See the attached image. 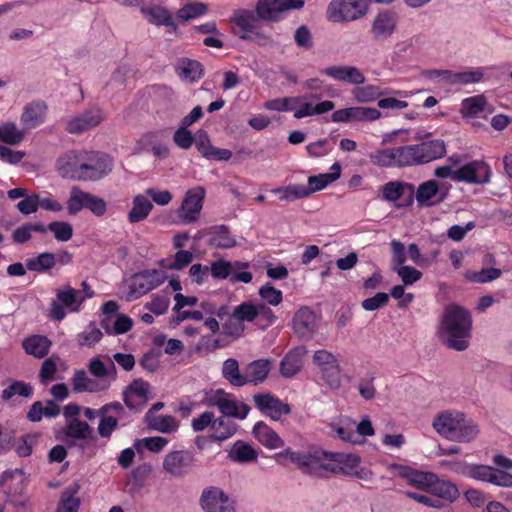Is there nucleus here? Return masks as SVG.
<instances>
[{"label":"nucleus","mask_w":512,"mask_h":512,"mask_svg":"<svg viewBox=\"0 0 512 512\" xmlns=\"http://www.w3.org/2000/svg\"><path fill=\"white\" fill-rule=\"evenodd\" d=\"M61 177L77 181H97L112 170L111 159L103 153L69 150L56 162Z\"/></svg>","instance_id":"f257e3e1"},{"label":"nucleus","mask_w":512,"mask_h":512,"mask_svg":"<svg viewBox=\"0 0 512 512\" xmlns=\"http://www.w3.org/2000/svg\"><path fill=\"white\" fill-rule=\"evenodd\" d=\"M290 460L306 474L323 477L326 473L350 475L360 463L356 454L312 450L290 452Z\"/></svg>","instance_id":"f03ea898"},{"label":"nucleus","mask_w":512,"mask_h":512,"mask_svg":"<svg viewBox=\"0 0 512 512\" xmlns=\"http://www.w3.org/2000/svg\"><path fill=\"white\" fill-rule=\"evenodd\" d=\"M472 330L471 313L457 304L445 307L441 317L439 336L450 349L464 351L469 346Z\"/></svg>","instance_id":"7ed1b4c3"},{"label":"nucleus","mask_w":512,"mask_h":512,"mask_svg":"<svg viewBox=\"0 0 512 512\" xmlns=\"http://www.w3.org/2000/svg\"><path fill=\"white\" fill-rule=\"evenodd\" d=\"M432 427L441 437L458 443H470L480 433L478 423L458 410L438 413L433 419Z\"/></svg>","instance_id":"20e7f679"},{"label":"nucleus","mask_w":512,"mask_h":512,"mask_svg":"<svg viewBox=\"0 0 512 512\" xmlns=\"http://www.w3.org/2000/svg\"><path fill=\"white\" fill-rule=\"evenodd\" d=\"M431 133L418 131L414 139L418 144L409 145L412 166L424 165L442 159L446 153V143L442 139H430Z\"/></svg>","instance_id":"39448f33"},{"label":"nucleus","mask_w":512,"mask_h":512,"mask_svg":"<svg viewBox=\"0 0 512 512\" xmlns=\"http://www.w3.org/2000/svg\"><path fill=\"white\" fill-rule=\"evenodd\" d=\"M304 3V0H258L255 12L262 21L279 22L288 11L300 9Z\"/></svg>","instance_id":"423d86ee"},{"label":"nucleus","mask_w":512,"mask_h":512,"mask_svg":"<svg viewBox=\"0 0 512 512\" xmlns=\"http://www.w3.org/2000/svg\"><path fill=\"white\" fill-rule=\"evenodd\" d=\"M366 12L367 6L362 0H332L326 15L330 22L340 23L357 20Z\"/></svg>","instance_id":"0eeeda50"},{"label":"nucleus","mask_w":512,"mask_h":512,"mask_svg":"<svg viewBox=\"0 0 512 512\" xmlns=\"http://www.w3.org/2000/svg\"><path fill=\"white\" fill-rule=\"evenodd\" d=\"M105 119V113L99 106H91L68 118L66 131L70 134H82L98 127Z\"/></svg>","instance_id":"6e6552de"},{"label":"nucleus","mask_w":512,"mask_h":512,"mask_svg":"<svg viewBox=\"0 0 512 512\" xmlns=\"http://www.w3.org/2000/svg\"><path fill=\"white\" fill-rule=\"evenodd\" d=\"M196 458L189 450H174L167 453L163 459L162 468L172 477H184L194 467Z\"/></svg>","instance_id":"1a4fd4ad"},{"label":"nucleus","mask_w":512,"mask_h":512,"mask_svg":"<svg viewBox=\"0 0 512 512\" xmlns=\"http://www.w3.org/2000/svg\"><path fill=\"white\" fill-rule=\"evenodd\" d=\"M167 278L160 270H145L130 277V297L138 298L161 285Z\"/></svg>","instance_id":"9d476101"},{"label":"nucleus","mask_w":512,"mask_h":512,"mask_svg":"<svg viewBox=\"0 0 512 512\" xmlns=\"http://www.w3.org/2000/svg\"><path fill=\"white\" fill-rule=\"evenodd\" d=\"M200 506L205 512H235L229 496L215 486L207 487L202 491Z\"/></svg>","instance_id":"9b49d317"},{"label":"nucleus","mask_w":512,"mask_h":512,"mask_svg":"<svg viewBox=\"0 0 512 512\" xmlns=\"http://www.w3.org/2000/svg\"><path fill=\"white\" fill-rule=\"evenodd\" d=\"M313 362L320 368L325 382L332 388L340 385V367L337 358L327 350H317Z\"/></svg>","instance_id":"f8f14e48"},{"label":"nucleus","mask_w":512,"mask_h":512,"mask_svg":"<svg viewBox=\"0 0 512 512\" xmlns=\"http://www.w3.org/2000/svg\"><path fill=\"white\" fill-rule=\"evenodd\" d=\"M454 181L485 184L490 181L491 169L484 161H472L455 170Z\"/></svg>","instance_id":"ddd939ff"},{"label":"nucleus","mask_w":512,"mask_h":512,"mask_svg":"<svg viewBox=\"0 0 512 512\" xmlns=\"http://www.w3.org/2000/svg\"><path fill=\"white\" fill-rule=\"evenodd\" d=\"M468 476L499 487L512 488V474L492 466L473 465L468 471Z\"/></svg>","instance_id":"4468645a"},{"label":"nucleus","mask_w":512,"mask_h":512,"mask_svg":"<svg viewBox=\"0 0 512 512\" xmlns=\"http://www.w3.org/2000/svg\"><path fill=\"white\" fill-rule=\"evenodd\" d=\"M253 401L257 409L272 420L277 421L282 415L291 412L290 406L281 401L271 393H257L253 396Z\"/></svg>","instance_id":"2eb2a0df"},{"label":"nucleus","mask_w":512,"mask_h":512,"mask_svg":"<svg viewBox=\"0 0 512 512\" xmlns=\"http://www.w3.org/2000/svg\"><path fill=\"white\" fill-rule=\"evenodd\" d=\"M204 197L205 189L201 186H196L186 192L180 207L181 217L184 222L190 223L198 219Z\"/></svg>","instance_id":"dca6fc26"},{"label":"nucleus","mask_w":512,"mask_h":512,"mask_svg":"<svg viewBox=\"0 0 512 512\" xmlns=\"http://www.w3.org/2000/svg\"><path fill=\"white\" fill-rule=\"evenodd\" d=\"M294 332L301 338H311L317 330L318 320L316 314L309 307H301L292 320Z\"/></svg>","instance_id":"f3484780"},{"label":"nucleus","mask_w":512,"mask_h":512,"mask_svg":"<svg viewBox=\"0 0 512 512\" xmlns=\"http://www.w3.org/2000/svg\"><path fill=\"white\" fill-rule=\"evenodd\" d=\"M233 264L230 261L219 259L209 266L210 275L219 280L229 279L231 283L243 282L249 283L253 279L251 272L233 273Z\"/></svg>","instance_id":"a211bd4d"},{"label":"nucleus","mask_w":512,"mask_h":512,"mask_svg":"<svg viewBox=\"0 0 512 512\" xmlns=\"http://www.w3.org/2000/svg\"><path fill=\"white\" fill-rule=\"evenodd\" d=\"M93 437V429L85 422L77 418L68 420L62 430L60 439L69 446H75L77 441L89 440Z\"/></svg>","instance_id":"6ab92c4d"},{"label":"nucleus","mask_w":512,"mask_h":512,"mask_svg":"<svg viewBox=\"0 0 512 512\" xmlns=\"http://www.w3.org/2000/svg\"><path fill=\"white\" fill-rule=\"evenodd\" d=\"M321 73L334 80L352 85H360L365 82L364 74L355 66H330L323 69Z\"/></svg>","instance_id":"aec40b11"},{"label":"nucleus","mask_w":512,"mask_h":512,"mask_svg":"<svg viewBox=\"0 0 512 512\" xmlns=\"http://www.w3.org/2000/svg\"><path fill=\"white\" fill-rule=\"evenodd\" d=\"M47 105L43 101H34L24 106L20 121L25 129H34L44 123Z\"/></svg>","instance_id":"412c9836"},{"label":"nucleus","mask_w":512,"mask_h":512,"mask_svg":"<svg viewBox=\"0 0 512 512\" xmlns=\"http://www.w3.org/2000/svg\"><path fill=\"white\" fill-rule=\"evenodd\" d=\"M397 25V18L394 13L382 12L379 13L371 27V34L373 39L381 41L389 38L395 31Z\"/></svg>","instance_id":"4be33fe9"},{"label":"nucleus","mask_w":512,"mask_h":512,"mask_svg":"<svg viewBox=\"0 0 512 512\" xmlns=\"http://www.w3.org/2000/svg\"><path fill=\"white\" fill-rule=\"evenodd\" d=\"M140 12L151 24L170 27L173 31L177 30V24L175 23L172 14L163 6H142L140 8Z\"/></svg>","instance_id":"5701e85b"},{"label":"nucleus","mask_w":512,"mask_h":512,"mask_svg":"<svg viewBox=\"0 0 512 512\" xmlns=\"http://www.w3.org/2000/svg\"><path fill=\"white\" fill-rule=\"evenodd\" d=\"M415 188L413 184L390 181L382 187V197L388 202H395L403 196H407V204H411L414 198Z\"/></svg>","instance_id":"b1692460"},{"label":"nucleus","mask_w":512,"mask_h":512,"mask_svg":"<svg viewBox=\"0 0 512 512\" xmlns=\"http://www.w3.org/2000/svg\"><path fill=\"white\" fill-rule=\"evenodd\" d=\"M122 411L119 403H112L103 406L100 409V423L98 425V433L101 437H109L117 426V416Z\"/></svg>","instance_id":"393cba45"},{"label":"nucleus","mask_w":512,"mask_h":512,"mask_svg":"<svg viewBox=\"0 0 512 512\" xmlns=\"http://www.w3.org/2000/svg\"><path fill=\"white\" fill-rule=\"evenodd\" d=\"M195 145L199 153L209 160L228 161L232 157L230 150L213 146L206 132L198 135Z\"/></svg>","instance_id":"a878e982"},{"label":"nucleus","mask_w":512,"mask_h":512,"mask_svg":"<svg viewBox=\"0 0 512 512\" xmlns=\"http://www.w3.org/2000/svg\"><path fill=\"white\" fill-rule=\"evenodd\" d=\"M175 72L182 80L193 83L202 78L204 67L197 60L182 57L175 64Z\"/></svg>","instance_id":"bb28decb"},{"label":"nucleus","mask_w":512,"mask_h":512,"mask_svg":"<svg viewBox=\"0 0 512 512\" xmlns=\"http://www.w3.org/2000/svg\"><path fill=\"white\" fill-rule=\"evenodd\" d=\"M305 354L306 348L303 346H298L290 350L280 362L281 375L286 378L296 375L302 368V359Z\"/></svg>","instance_id":"cd10ccee"},{"label":"nucleus","mask_w":512,"mask_h":512,"mask_svg":"<svg viewBox=\"0 0 512 512\" xmlns=\"http://www.w3.org/2000/svg\"><path fill=\"white\" fill-rule=\"evenodd\" d=\"M168 444V439L161 436L145 437L135 440L133 448H130V465L133 462L135 454L144 458L145 451L153 453L161 452Z\"/></svg>","instance_id":"c85d7f7f"},{"label":"nucleus","mask_w":512,"mask_h":512,"mask_svg":"<svg viewBox=\"0 0 512 512\" xmlns=\"http://www.w3.org/2000/svg\"><path fill=\"white\" fill-rule=\"evenodd\" d=\"M109 383L105 379H92L84 370H78L72 377V387L75 392H99L107 389Z\"/></svg>","instance_id":"c756f323"},{"label":"nucleus","mask_w":512,"mask_h":512,"mask_svg":"<svg viewBox=\"0 0 512 512\" xmlns=\"http://www.w3.org/2000/svg\"><path fill=\"white\" fill-rule=\"evenodd\" d=\"M144 423L151 431L172 434L179 429V421L172 415L144 416Z\"/></svg>","instance_id":"7c9ffc66"},{"label":"nucleus","mask_w":512,"mask_h":512,"mask_svg":"<svg viewBox=\"0 0 512 512\" xmlns=\"http://www.w3.org/2000/svg\"><path fill=\"white\" fill-rule=\"evenodd\" d=\"M273 362L269 359H257L245 367V378L247 379V384L252 383L257 385L266 380Z\"/></svg>","instance_id":"2f4dec72"},{"label":"nucleus","mask_w":512,"mask_h":512,"mask_svg":"<svg viewBox=\"0 0 512 512\" xmlns=\"http://www.w3.org/2000/svg\"><path fill=\"white\" fill-rule=\"evenodd\" d=\"M206 234L209 237L208 244L212 247L228 249L236 245V239L225 225L209 227Z\"/></svg>","instance_id":"473e14b6"},{"label":"nucleus","mask_w":512,"mask_h":512,"mask_svg":"<svg viewBox=\"0 0 512 512\" xmlns=\"http://www.w3.org/2000/svg\"><path fill=\"white\" fill-rule=\"evenodd\" d=\"M151 397V386L141 378L130 383V409H141Z\"/></svg>","instance_id":"72a5a7b5"},{"label":"nucleus","mask_w":512,"mask_h":512,"mask_svg":"<svg viewBox=\"0 0 512 512\" xmlns=\"http://www.w3.org/2000/svg\"><path fill=\"white\" fill-rule=\"evenodd\" d=\"M80 485L73 482L62 491L60 501L57 506V512H78L80 498L77 496Z\"/></svg>","instance_id":"f704fd0d"},{"label":"nucleus","mask_w":512,"mask_h":512,"mask_svg":"<svg viewBox=\"0 0 512 512\" xmlns=\"http://www.w3.org/2000/svg\"><path fill=\"white\" fill-rule=\"evenodd\" d=\"M238 430L237 423L229 417H214L211 438L214 441H224L232 437Z\"/></svg>","instance_id":"c9c22d12"},{"label":"nucleus","mask_w":512,"mask_h":512,"mask_svg":"<svg viewBox=\"0 0 512 512\" xmlns=\"http://www.w3.org/2000/svg\"><path fill=\"white\" fill-rule=\"evenodd\" d=\"M255 438L264 446L277 449L284 446L278 434L264 422H258L253 428Z\"/></svg>","instance_id":"e433bc0d"},{"label":"nucleus","mask_w":512,"mask_h":512,"mask_svg":"<svg viewBox=\"0 0 512 512\" xmlns=\"http://www.w3.org/2000/svg\"><path fill=\"white\" fill-rule=\"evenodd\" d=\"M22 346L27 354L41 359L48 354L51 341L45 336L33 335L25 338Z\"/></svg>","instance_id":"4c0bfd02"},{"label":"nucleus","mask_w":512,"mask_h":512,"mask_svg":"<svg viewBox=\"0 0 512 512\" xmlns=\"http://www.w3.org/2000/svg\"><path fill=\"white\" fill-rule=\"evenodd\" d=\"M57 300L68 312H78L85 297L82 292L72 287H66L57 291Z\"/></svg>","instance_id":"58836bf2"},{"label":"nucleus","mask_w":512,"mask_h":512,"mask_svg":"<svg viewBox=\"0 0 512 512\" xmlns=\"http://www.w3.org/2000/svg\"><path fill=\"white\" fill-rule=\"evenodd\" d=\"M330 428L332 432L345 442L352 444L361 443L359 435L355 432L356 422L349 418H342L338 422L332 423Z\"/></svg>","instance_id":"ea45409f"},{"label":"nucleus","mask_w":512,"mask_h":512,"mask_svg":"<svg viewBox=\"0 0 512 512\" xmlns=\"http://www.w3.org/2000/svg\"><path fill=\"white\" fill-rule=\"evenodd\" d=\"M222 376L234 387H243L247 384L245 371L240 372L239 362L235 358H228L223 362Z\"/></svg>","instance_id":"a19ab883"},{"label":"nucleus","mask_w":512,"mask_h":512,"mask_svg":"<svg viewBox=\"0 0 512 512\" xmlns=\"http://www.w3.org/2000/svg\"><path fill=\"white\" fill-rule=\"evenodd\" d=\"M259 18L257 13L250 10H239L232 18V22L240 29V34L254 33L258 29Z\"/></svg>","instance_id":"79ce46f5"},{"label":"nucleus","mask_w":512,"mask_h":512,"mask_svg":"<svg viewBox=\"0 0 512 512\" xmlns=\"http://www.w3.org/2000/svg\"><path fill=\"white\" fill-rule=\"evenodd\" d=\"M25 137V130L13 121L0 122V141L8 145H18Z\"/></svg>","instance_id":"37998d69"},{"label":"nucleus","mask_w":512,"mask_h":512,"mask_svg":"<svg viewBox=\"0 0 512 512\" xmlns=\"http://www.w3.org/2000/svg\"><path fill=\"white\" fill-rule=\"evenodd\" d=\"M152 209L153 203L145 195H136L130 209V222L136 223L145 220Z\"/></svg>","instance_id":"c03bdc74"},{"label":"nucleus","mask_w":512,"mask_h":512,"mask_svg":"<svg viewBox=\"0 0 512 512\" xmlns=\"http://www.w3.org/2000/svg\"><path fill=\"white\" fill-rule=\"evenodd\" d=\"M430 492L439 500L443 499L448 502H453L459 495L458 489L453 483L441 480L437 476L432 484Z\"/></svg>","instance_id":"a18cd8bd"},{"label":"nucleus","mask_w":512,"mask_h":512,"mask_svg":"<svg viewBox=\"0 0 512 512\" xmlns=\"http://www.w3.org/2000/svg\"><path fill=\"white\" fill-rule=\"evenodd\" d=\"M91 193L81 190L78 186H73L67 200V211L70 215H75L83 208H87Z\"/></svg>","instance_id":"49530a36"},{"label":"nucleus","mask_w":512,"mask_h":512,"mask_svg":"<svg viewBox=\"0 0 512 512\" xmlns=\"http://www.w3.org/2000/svg\"><path fill=\"white\" fill-rule=\"evenodd\" d=\"M228 457L238 463L252 462L257 459V452L249 444L237 441L229 452Z\"/></svg>","instance_id":"de8ad7c7"},{"label":"nucleus","mask_w":512,"mask_h":512,"mask_svg":"<svg viewBox=\"0 0 512 512\" xmlns=\"http://www.w3.org/2000/svg\"><path fill=\"white\" fill-rule=\"evenodd\" d=\"M304 99H306L305 96L275 98L266 101L264 103V108L278 112L291 111L294 110Z\"/></svg>","instance_id":"09e8293b"},{"label":"nucleus","mask_w":512,"mask_h":512,"mask_svg":"<svg viewBox=\"0 0 512 512\" xmlns=\"http://www.w3.org/2000/svg\"><path fill=\"white\" fill-rule=\"evenodd\" d=\"M439 190L440 187L436 180H428L418 186L414 197L419 205L430 206L429 201L438 194Z\"/></svg>","instance_id":"8fccbe9b"},{"label":"nucleus","mask_w":512,"mask_h":512,"mask_svg":"<svg viewBox=\"0 0 512 512\" xmlns=\"http://www.w3.org/2000/svg\"><path fill=\"white\" fill-rule=\"evenodd\" d=\"M26 268L31 272L45 273L50 269L54 268L53 265V253L43 252L36 257L29 258L26 260Z\"/></svg>","instance_id":"3c124183"},{"label":"nucleus","mask_w":512,"mask_h":512,"mask_svg":"<svg viewBox=\"0 0 512 512\" xmlns=\"http://www.w3.org/2000/svg\"><path fill=\"white\" fill-rule=\"evenodd\" d=\"M487 100L483 95L466 98L462 101L461 113L465 117H475L485 111Z\"/></svg>","instance_id":"603ef678"},{"label":"nucleus","mask_w":512,"mask_h":512,"mask_svg":"<svg viewBox=\"0 0 512 512\" xmlns=\"http://www.w3.org/2000/svg\"><path fill=\"white\" fill-rule=\"evenodd\" d=\"M388 157L391 162V166L394 167H406L412 166L411 154L409 145L397 147V148H388Z\"/></svg>","instance_id":"864d4df0"},{"label":"nucleus","mask_w":512,"mask_h":512,"mask_svg":"<svg viewBox=\"0 0 512 512\" xmlns=\"http://www.w3.org/2000/svg\"><path fill=\"white\" fill-rule=\"evenodd\" d=\"M207 12V6L201 2H188L180 8L176 15L183 21H189L204 15Z\"/></svg>","instance_id":"5fc2aeb1"},{"label":"nucleus","mask_w":512,"mask_h":512,"mask_svg":"<svg viewBox=\"0 0 512 512\" xmlns=\"http://www.w3.org/2000/svg\"><path fill=\"white\" fill-rule=\"evenodd\" d=\"M32 392L33 389L30 384L22 381H15L2 391L1 397L5 401L10 400L15 395L29 398L32 396Z\"/></svg>","instance_id":"6e6d98bb"},{"label":"nucleus","mask_w":512,"mask_h":512,"mask_svg":"<svg viewBox=\"0 0 512 512\" xmlns=\"http://www.w3.org/2000/svg\"><path fill=\"white\" fill-rule=\"evenodd\" d=\"M55 239L60 242H67L73 236V227L70 223L64 221H53L47 225Z\"/></svg>","instance_id":"4d7b16f0"},{"label":"nucleus","mask_w":512,"mask_h":512,"mask_svg":"<svg viewBox=\"0 0 512 512\" xmlns=\"http://www.w3.org/2000/svg\"><path fill=\"white\" fill-rule=\"evenodd\" d=\"M169 305L170 296L169 293L165 291L162 294L154 295L152 300L145 304V308L153 314L160 316L167 312Z\"/></svg>","instance_id":"13d9d810"},{"label":"nucleus","mask_w":512,"mask_h":512,"mask_svg":"<svg viewBox=\"0 0 512 512\" xmlns=\"http://www.w3.org/2000/svg\"><path fill=\"white\" fill-rule=\"evenodd\" d=\"M352 95L357 102L367 103L374 101L377 97L382 95V92L378 86L367 85L354 88L352 90Z\"/></svg>","instance_id":"bf43d9fd"},{"label":"nucleus","mask_w":512,"mask_h":512,"mask_svg":"<svg viewBox=\"0 0 512 512\" xmlns=\"http://www.w3.org/2000/svg\"><path fill=\"white\" fill-rule=\"evenodd\" d=\"M102 336V331L94 324H90L83 332L78 334L77 340L81 346L92 347L101 340Z\"/></svg>","instance_id":"052dcab7"},{"label":"nucleus","mask_w":512,"mask_h":512,"mask_svg":"<svg viewBox=\"0 0 512 512\" xmlns=\"http://www.w3.org/2000/svg\"><path fill=\"white\" fill-rule=\"evenodd\" d=\"M40 438L39 434H28L23 437H21L16 443H15V451L20 457H27L29 456L32 451L33 447L37 445L38 440Z\"/></svg>","instance_id":"680f3d73"},{"label":"nucleus","mask_w":512,"mask_h":512,"mask_svg":"<svg viewBox=\"0 0 512 512\" xmlns=\"http://www.w3.org/2000/svg\"><path fill=\"white\" fill-rule=\"evenodd\" d=\"M502 275V271L498 268H483L480 271L470 272L467 277L474 283H488L498 279Z\"/></svg>","instance_id":"e2e57ef3"},{"label":"nucleus","mask_w":512,"mask_h":512,"mask_svg":"<svg viewBox=\"0 0 512 512\" xmlns=\"http://www.w3.org/2000/svg\"><path fill=\"white\" fill-rule=\"evenodd\" d=\"M232 313L234 314V319L237 318L242 323L245 321L252 322L257 318L256 304L243 302L236 306Z\"/></svg>","instance_id":"0e129e2a"},{"label":"nucleus","mask_w":512,"mask_h":512,"mask_svg":"<svg viewBox=\"0 0 512 512\" xmlns=\"http://www.w3.org/2000/svg\"><path fill=\"white\" fill-rule=\"evenodd\" d=\"M259 296L269 305L277 306L282 302V292L272 286L271 283H266L259 289Z\"/></svg>","instance_id":"69168bd1"},{"label":"nucleus","mask_w":512,"mask_h":512,"mask_svg":"<svg viewBox=\"0 0 512 512\" xmlns=\"http://www.w3.org/2000/svg\"><path fill=\"white\" fill-rule=\"evenodd\" d=\"M352 121H374L381 117V112L370 107H351Z\"/></svg>","instance_id":"338daca9"},{"label":"nucleus","mask_w":512,"mask_h":512,"mask_svg":"<svg viewBox=\"0 0 512 512\" xmlns=\"http://www.w3.org/2000/svg\"><path fill=\"white\" fill-rule=\"evenodd\" d=\"M294 41L299 48L310 50L313 48V37L306 25L299 26L294 33Z\"/></svg>","instance_id":"774afa93"}]
</instances>
